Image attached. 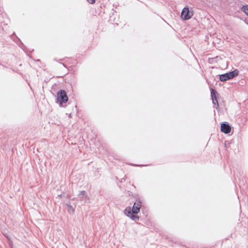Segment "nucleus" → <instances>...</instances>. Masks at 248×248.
Returning a JSON list of instances; mask_svg holds the SVG:
<instances>
[{
  "mask_svg": "<svg viewBox=\"0 0 248 248\" xmlns=\"http://www.w3.org/2000/svg\"><path fill=\"white\" fill-rule=\"evenodd\" d=\"M68 97L66 92L63 89H61L57 93L56 103L59 104L60 106H62L63 104L67 102Z\"/></svg>",
  "mask_w": 248,
  "mask_h": 248,
  "instance_id": "f257e3e1",
  "label": "nucleus"
},
{
  "mask_svg": "<svg viewBox=\"0 0 248 248\" xmlns=\"http://www.w3.org/2000/svg\"><path fill=\"white\" fill-rule=\"evenodd\" d=\"M239 75V71L237 69H235L233 71L226 73L223 74L219 75V80L224 82L237 77Z\"/></svg>",
  "mask_w": 248,
  "mask_h": 248,
  "instance_id": "f03ea898",
  "label": "nucleus"
},
{
  "mask_svg": "<svg viewBox=\"0 0 248 248\" xmlns=\"http://www.w3.org/2000/svg\"><path fill=\"white\" fill-rule=\"evenodd\" d=\"M193 15V11H190L187 6H185L181 13V17L184 20L190 19Z\"/></svg>",
  "mask_w": 248,
  "mask_h": 248,
  "instance_id": "7ed1b4c3",
  "label": "nucleus"
},
{
  "mask_svg": "<svg viewBox=\"0 0 248 248\" xmlns=\"http://www.w3.org/2000/svg\"><path fill=\"white\" fill-rule=\"evenodd\" d=\"M78 198L79 201L83 202L84 203H88L90 202V199L88 197L86 191L84 190L79 191L78 195Z\"/></svg>",
  "mask_w": 248,
  "mask_h": 248,
  "instance_id": "20e7f679",
  "label": "nucleus"
},
{
  "mask_svg": "<svg viewBox=\"0 0 248 248\" xmlns=\"http://www.w3.org/2000/svg\"><path fill=\"white\" fill-rule=\"evenodd\" d=\"M211 96L212 100V102L214 105H216V107L217 108L218 107V103L217 101L218 93L216 89L214 88L211 89Z\"/></svg>",
  "mask_w": 248,
  "mask_h": 248,
  "instance_id": "39448f33",
  "label": "nucleus"
},
{
  "mask_svg": "<svg viewBox=\"0 0 248 248\" xmlns=\"http://www.w3.org/2000/svg\"><path fill=\"white\" fill-rule=\"evenodd\" d=\"M231 127L227 122H223L221 124L220 131L225 134H229L231 132Z\"/></svg>",
  "mask_w": 248,
  "mask_h": 248,
  "instance_id": "423d86ee",
  "label": "nucleus"
},
{
  "mask_svg": "<svg viewBox=\"0 0 248 248\" xmlns=\"http://www.w3.org/2000/svg\"><path fill=\"white\" fill-rule=\"evenodd\" d=\"M141 206V202L140 199H137L134 203L132 208H131L133 210V213L135 214H138L140 212Z\"/></svg>",
  "mask_w": 248,
  "mask_h": 248,
  "instance_id": "0eeeda50",
  "label": "nucleus"
},
{
  "mask_svg": "<svg viewBox=\"0 0 248 248\" xmlns=\"http://www.w3.org/2000/svg\"><path fill=\"white\" fill-rule=\"evenodd\" d=\"M124 213L125 215L129 217L132 214H134V213H133V210L130 207H128L126 208L124 211Z\"/></svg>",
  "mask_w": 248,
  "mask_h": 248,
  "instance_id": "6e6552de",
  "label": "nucleus"
},
{
  "mask_svg": "<svg viewBox=\"0 0 248 248\" xmlns=\"http://www.w3.org/2000/svg\"><path fill=\"white\" fill-rule=\"evenodd\" d=\"M241 10L248 16V5H243L241 8Z\"/></svg>",
  "mask_w": 248,
  "mask_h": 248,
  "instance_id": "1a4fd4ad",
  "label": "nucleus"
},
{
  "mask_svg": "<svg viewBox=\"0 0 248 248\" xmlns=\"http://www.w3.org/2000/svg\"><path fill=\"white\" fill-rule=\"evenodd\" d=\"M65 205L67 206V207L68 208V210L69 211H71L72 213L74 212V209L73 208V206L69 204V203H66Z\"/></svg>",
  "mask_w": 248,
  "mask_h": 248,
  "instance_id": "9d476101",
  "label": "nucleus"
},
{
  "mask_svg": "<svg viewBox=\"0 0 248 248\" xmlns=\"http://www.w3.org/2000/svg\"><path fill=\"white\" fill-rule=\"evenodd\" d=\"M129 217L133 220L139 219V217L136 214H132Z\"/></svg>",
  "mask_w": 248,
  "mask_h": 248,
  "instance_id": "9b49d317",
  "label": "nucleus"
},
{
  "mask_svg": "<svg viewBox=\"0 0 248 248\" xmlns=\"http://www.w3.org/2000/svg\"><path fill=\"white\" fill-rule=\"evenodd\" d=\"M87 1L91 4H94L95 2V0H87Z\"/></svg>",
  "mask_w": 248,
  "mask_h": 248,
  "instance_id": "f8f14e48",
  "label": "nucleus"
},
{
  "mask_svg": "<svg viewBox=\"0 0 248 248\" xmlns=\"http://www.w3.org/2000/svg\"><path fill=\"white\" fill-rule=\"evenodd\" d=\"M133 166H145V165H135V164H133L132 165Z\"/></svg>",
  "mask_w": 248,
  "mask_h": 248,
  "instance_id": "ddd939ff",
  "label": "nucleus"
},
{
  "mask_svg": "<svg viewBox=\"0 0 248 248\" xmlns=\"http://www.w3.org/2000/svg\"><path fill=\"white\" fill-rule=\"evenodd\" d=\"M62 64L64 67L65 66V64H64V63H62Z\"/></svg>",
  "mask_w": 248,
  "mask_h": 248,
  "instance_id": "4468645a",
  "label": "nucleus"
},
{
  "mask_svg": "<svg viewBox=\"0 0 248 248\" xmlns=\"http://www.w3.org/2000/svg\"><path fill=\"white\" fill-rule=\"evenodd\" d=\"M248 25V23H246Z\"/></svg>",
  "mask_w": 248,
  "mask_h": 248,
  "instance_id": "2eb2a0df",
  "label": "nucleus"
}]
</instances>
